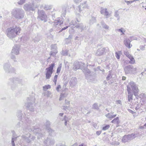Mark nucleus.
<instances>
[{
    "label": "nucleus",
    "mask_w": 146,
    "mask_h": 146,
    "mask_svg": "<svg viewBox=\"0 0 146 146\" xmlns=\"http://www.w3.org/2000/svg\"><path fill=\"white\" fill-rule=\"evenodd\" d=\"M68 94L66 92L63 91L60 94L59 100L61 101L64 99L67 96Z\"/></svg>",
    "instance_id": "20"
},
{
    "label": "nucleus",
    "mask_w": 146,
    "mask_h": 146,
    "mask_svg": "<svg viewBox=\"0 0 146 146\" xmlns=\"http://www.w3.org/2000/svg\"><path fill=\"white\" fill-rule=\"evenodd\" d=\"M89 7V6L87 3L86 1H85L83 3L81 4L79 6V11L80 13L83 9H88Z\"/></svg>",
    "instance_id": "12"
},
{
    "label": "nucleus",
    "mask_w": 146,
    "mask_h": 146,
    "mask_svg": "<svg viewBox=\"0 0 146 146\" xmlns=\"http://www.w3.org/2000/svg\"><path fill=\"white\" fill-rule=\"evenodd\" d=\"M42 135V134L40 133H36V135L37 136L38 139H39L40 138L38 136H40V137H41Z\"/></svg>",
    "instance_id": "46"
},
{
    "label": "nucleus",
    "mask_w": 146,
    "mask_h": 146,
    "mask_svg": "<svg viewBox=\"0 0 146 146\" xmlns=\"http://www.w3.org/2000/svg\"><path fill=\"white\" fill-rule=\"evenodd\" d=\"M12 14L15 18L18 19H20L23 18L24 17V12L22 9H16L12 11Z\"/></svg>",
    "instance_id": "3"
},
{
    "label": "nucleus",
    "mask_w": 146,
    "mask_h": 146,
    "mask_svg": "<svg viewBox=\"0 0 146 146\" xmlns=\"http://www.w3.org/2000/svg\"><path fill=\"white\" fill-rule=\"evenodd\" d=\"M38 13V17L42 21H46L47 17L46 15L45 14L43 11H39Z\"/></svg>",
    "instance_id": "10"
},
{
    "label": "nucleus",
    "mask_w": 146,
    "mask_h": 146,
    "mask_svg": "<svg viewBox=\"0 0 146 146\" xmlns=\"http://www.w3.org/2000/svg\"><path fill=\"white\" fill-rule=\"evenodd\" d=\"M125 2H126L127 3V5H128L130 4L129 1H127L126 0H125Z\"/></svg>",
    "instance_id": "59"
},
{
    "label": "nucleus",
    "mask_w": 146,
    "mask_h": 146,
    "mask_svg": "<svg viewBox=\"0 0 146 146\" xmlns=\"http://www.w3.org/2000/svg\"><path fill=\"white\" fill-rule=\"evenodd\" d=\"M62 23V22L61 21H56L53 23V25L55 27H59L60 26Z\"/></svg>",
    "instance_id": "23"
},
{
    "label": "nucleus",
    "mask_w": 146,
    "mask_h": 146,
    "mask_svg": "<svg viewBox=\"0 0 146 146\" xmlns=\"http://www.w3.org/2000/svg\"><path fill=\"white\" fill-rule=\"evenodd\" d=\"M68 50H62V54L63 55H68Z\"/></svg>",
    "instance_id": "34"
},
{
    "label": "nucleus",
    "mask_w": 146,
    "mask_h": 146,
    "mask_svg": "<svg viewBox=\"0 0 146 146\" xmlns=\"http://www.w3.org/2000/svg\"><path fill=\"white\" fill-rule=\"evenodd\" d=\"M4 68L5 72H13L15 71L13 68H10L9 65L7 63L5 64L4 66Z\"/></svg>",
    "instance_id": "11"
},
{
    "label": "nucleus",
    "mask_w": 146,
    "mask_h": 146,
    "mask_svg": "<svg viewBox=\"0 0 146 146\" xmlns=\"http://www.w3.org/2000/svg\"><path fill=\"white\" fill-rule=\"evenodd\" d=\"M96 21V19L95 17H92L90 19V24H92L95 23Z\"/></svg>",
    "instance_id": "26"
},
{
    "label": "nucleus",
    "mask_w": 146,
    "mask_h": 146,
    "mask_svg": "<svg viewBox=\"0 0 146 146\" xmlns=\"http://www.w3.org/2000/svg\"><path fill=\"white\" fill-rule=\"evenodd\" d=\"M125 79H126V77H125L123 76V77L122 78V80H125Z\"/></svg>",
    "instance_id": "64"
},
{
    "label": "nucleus",
    "mask_w": 146,
    "mask_h": 146,
    "mask_svg": "<svg viewBox=\"0 0 146 146\" xmlns=\"http://www.w3.org/2000/svg\"><path fill=\"white\" fill-rule=\"evenodd\" d=\"M93 126L95 128H96V127H97V125L96 123H94L93 124Z\"/></svg>",
    "instance_id": "63"
},
{
    "label": "nucleus",
    "mask_w": 146,
    "mask_h": 146,
    "mask_svg": "<svg viewBox=\"0 0 146 146\" xmlns=\"http://www.w3.org/2000/svg\"><path fill=\"white\" fill-rule=\"evenodd\" d=\"M55 66L54 63L52 64L49 66V67L46 68L45 69V78L46 79H49L53 73V70L54 67Z\"/></svg>",
    "instance_id": "4"
},
{
    "label": "nucleus",
    "mask_w": 146,
    "mask_h": 146,
    "mask_svg": "<svg viewBox=\"0 0 146 146\" xmlns=\"http://www.w3.org/2000/svg\"><path fill=\"white\" fill-rule=\"evenodd\" d=\"M44 146H49L53 145L54 143V141L53 139L48 138L44 141Z\"/></svg>",
    "instance_id": "14"
},
{
    "label": "nucleus",
    "mask_w": 146,
    "mask_h": 146,
    "mask_svg": "<svg viewBox=\"0 0 146 146\" xmlns=\"http://www.w3.org/2000/svg\"><path fill=\"white\" fill-rule=\"evenodd\" d=\"M25 0H20L18 2L19 4L22 5L25 3Z\"/></svg>",
    "instance_id": "41"
},
{
    "label": "nucleus",
    "mask_w": 146,
    "mask_h": 146,
    "mask_svg": "<svg viewBox=\"0 0 146 146\" xmlns=\"http://www.w3.org/2000/svg\"><path fill=\"white\" fill-rule=\"evenodd\" d=\"M140 48L141 50H144L145 49V47L143 46H140Z\"/></svg>",
    "instance_id": "58"
},
{
    "label": "nucleus",
    "mask_w": 146,
    "mask_h": 146,
    "mask_svg": "<svg viewBox=\"0 0 146 146\" xmlns=\"http://www.w3.org/2000/svg\"><path fill=\"white\" fill-rule=\"evenodd\" d=\"M64 120V125H65L66 126L67 125V122L68 121V118H66V116H65Z\"/></svg>",
    "instance_id": "39"
},
{
    "label": "nucleus",
    "mask_w": 146,
    "mask_h": 146,
    "mask_svg": "<svg viewBox=\"0 0 146 146\" xmlns=\"http://www.w3.org/2000/svg\"><path fill=\"white\" fill-rule=\"evenodd\" d=\"M11 144L13 146H15L14 141H13V140H11Z\"/></svg>",
    "instance_id": "57"
},
{
    "label": "nucleus",
    "mask_w": 146,
    "mask_h": 146,
    "mask_svg": "<svg viewBox=\"0 0 146 146\" xmlns=\"http://www.w3.org/2000/svg\"><path fill=\"white\" fill-rule=\"evenodd\" d=\"M110 126L109 125H106L104 127L102 128V130H106L108 129L110 127Z\"/></svg>",
    "instance_id": "37"
},
{
    "label": "nucleus",
    "mask_w": 146,
    "mask_h": 146,
    "mask_svg": "<svg viewBox=\"0 0 146 146\" xmlns=\"http://www.w3.org/2000/svg\"><path fill=\"white\" fill-rule=\"evenodd\" d=\"M116 31L117 32L120 33L121 35H122L125 34V30L124 28H121L120 29H116Z\"/></svg>",
    "instance_id": "22"
},
{
    "label": "nucleus",
    "mask_w": 146,
    "mask_h": 146,
    "mask_svg": "<svg viewBox=\"0 0 146 146\" xmlns=\"http://www.w3.org/2000/svg\"><path fill=\"white\" fill-rule=\"evenodd\" d=\"M128 110L129 112L131 113H132L133 114H134L136 113H135V112H134L132 110L130 109H128Z\"/></svg>",
    "instance_id": "50"
},
{
    "label": "nucleus",
    "mask_w": 146,
    "mask_h": 146,
    "mask_svg": "<svg viewBox=\"0 0 146 146\" xmlns=\"http://www.w3.org/2000/svg\"><path fill=\"white\" fill-rule=\"evenodd\" d=\"M51 95V92L49 91L46 92L45 95L47 97H50Z\"/></svg>",
    "instance_id": "36"
},
{
    "label": "nucleus",
    "mask_w": 146,
    "mask_h": 146,
    "mask_svg": "<svg viewBox=\"0 0 146 146\" xmlns=\"http://www.w3.org/2000/svg\"><path fill=\"white\" fill-rule=\"evenodd\" d=\"M109 73L108 75L106 77L107 79L108 80H109L110 79L111 77V75L110 72H109Z\"/></svg>",
    "instance_id": "43"
},
{
    "label": "nucleus",
    "mask_w": 146,
    "mask_h": 146,
    "mask_svg": "<svg viewBox=\"0 0 146 146\" xmlns=\"http://www.w3.org/2000/svg\"><path fill=\"white\" fill-rule=\"evenodd\" d=\"M102 131H97L96 132V134L98 135H99L101 133Z\"/></svg>",
    "instance_id": "51"
},
{
    "label": "nucleus",
    "mask_w": 146,
    "mask_h": 146,
    "mask_svg": "<svg viewBox=\"0 0 146 146\" xmlns=\"http://www.w3.org/2000/svg\"><path fill=\"white\" fill-rule=\"evenodd\" d=\"M61 67H62V64H60L59 66L58 67V68H57V73H59L60 72Z\"/></svg>",
    "instance_id": "38"
},
{
    "label": "nucleus",
    "mask_w": 146,
    "mask_h": 146,
    "mask_svg": "<svg viewBox=\"0 0 146 146\" xmlns=\"http://www.w3.org/2000/svg\"><path fill=\"white\" fill-rule=\"evenodd\" d=\"M63 109H64L65 110H70L69 109V107H68L67 106H64L63 107Z\"/></svg>",
    "instance_id": "45"
},
{
    "label": "nucleus",
    "mask_w": 146,
    "mask_h": 146,
    "mask_svg": "<svg viewBox=\"0 0 146 146\" xmlns=\"http://www.w3.org/2000/svg\"><path fill=\"white\" fill-rule=\"evenodd\" d=\"M70 25H73L74 26L75 25V27L77 28L79 30H80L81 31H82V30L84 29L83 24L82 23H78L76 25H75V24L73 21H72V22L70 23Z\"/></svg>",
    "instance_id": "16"
},
{
    "label": "nucleus",
    "mask_w": 146,
    "mask_h": 146,
    "mask_svg": "<svg viewBox=\"0 0 146 146\" xmlns=\"http://www.w3.org/2000/svg\"><path fill=\"white\" fill-rule=\"evenodd\" d=\"M20 31L21 29L19 27H11L7 30V35L9 38L12 39L19 34Z\"/></svg>",
    "instance_id": "2"
},
{
    "label": "nucleus",
    "mask_w": 146,
    "mask_h": 146,
    "mask_svg": "<svg viewBox=\"0 0 146 146\" xmlns=\"http://www.w3.org/2000/svg\"><path fill=\"white\" fill-rule=\"evenodd\" d=\"M27 136L25 135H23L22 136V139L25 140V141L28 143H30L32 141H33L35 139V137L33 135H31L30 134H29V135H27Z\"/></svg>",
    "instance_id": "7"
},
{
    "label": "nucleus",
    "mask_w": 146,
    "mask_h": 146,
    "mask_svg": "<svg viewBox=\"0 0 146 146\" xmlns=\"http://www.w3.org/2000/svg\"><path fill=\"white\" fill-rule=\"evenodd\" d=\"M107 51L106 48L101 47L99 48L95 53V55L97 56H101L105 54Z\"/></svg>",
    "instance_id": "9"
},
{
    "label": "nucleus",
    "mask_w": 146,
    "mask_h": 146,
    "mask_svg": "<svg viewBox=\"0 0 146 146\" xmlns=\"http://www.w3.org/2000/svg\"><path fill=\"white\" fill-rule=\"evenodd\" d=\"M101 24L102 26V27L106 29H109V27L105 23H102Z\"/></svg>",
    "instance_id": "33"
},
{
    "label": "nucleus",
    "mask_w": 146,
    "mask_h": 146,
    "mask_svg": "<svg viewBox=\"0 0 146 146\" xmlns=\"http://www.w3.org/2000/svg\"><path fill=\"white\" fill-rule=\"evenodd\" d=\"M82 0H74V2L76 3H79Z\"/></svg>",
    "instance_id": "48"
},
{
    "label": "nucleus",
    "mask_w": 146,
    "mask_h": 146,
    "mask_svg": "<svg viewBox=\"0 0 146 146\" xmlns=\"http://www.w3.org/2000/svg\"><path fill=\"white\" fill-rule=\"evenodd\" d=\"M65 104L66 105H69L70 104V102L68 100H65Z\"/></svg>",
    "instance_id": "55"
},
{
    "label": "nucleus",
    "mask_w": 146,
    "mask_h": 146,
    "mask_svg": "<svg viewBox=\"0 0 146 146\" xmlns=\"http://www.w3.org/2000/svg\"><path fill=\"white\" fill-rule=\"evenodd\" d=\"M77 82V80L76 78L74 77L72 78L69 82L70 86L72 87L76 85Z\"/></svg>",
    "instance_id": "17"
},
{
    "label": "nucleus",
    "mask_w": 146,
    "mask_h": 146,
    "mask_svg": "<svg viewBox=\"0 0 146 146\" xmlns=\"http://www.w3.org/2000/svg\"><path fill=\"white\" fill-rule=\"evenodd\" d=\"M141 96L143 97L141 99L142 102L143 103L142 104L146 108V95L145 94H142Z\"/></svg>",
    "instance_id": "21"
},
{
    "label": "nucleus",
    "mask_w": 146,
    "mask_h": 146,
    "mask_svg": "<svg viewBox=\"0 0 146 146\" xmlns=\"http://www.w3.org/2000/svg\"><path fill=\"white\" fill-rule=\"evenodd\" d=\"M127 90L128 93V100L129 102L132 101L133 93L136 96L138 95L139 91L138 86L133 82H130L127 86Z\"/></svg>",
    "instance_id": "1"
},
{
    "label": "nucleus",
    "mask_w": 146,
    "mask_h": 146,
    "mask_svg": "<svg viewBox=\"0 0 146 146\" xmlns=\"http://www.w3.org/2000/svg\"><path fill=\"white\" fill-rule=\"evenodd\" d=\"M20 50V46L19 45L15 44L13 47L11 52V53L16 55H19V54Z\"/></svg>",
    "instance_id": "8"
},
{
    "label": "nucleus",
    "mask_w": 146,
    "mask_h": 146,
    "mask_svg": "<svg viewBox=\"0 0 146 146\" xmlns=\"http://www.w3.org/2000/svg\"><path fill=\"white\" fill-rule=\"evenodd\" d=\"M133 57V56L131 55V54L130 55H129V56H128L127 57L129 59H131V57Z\"/></svg>",
    "instance_id": "62"
},
{
    "label": "nucleus",
    "mask_w": 146,
    "mask_h": 146,
    "mask_svg": "<svg viewBox=\"0 0 146 146\" xmlns=\"http://www.w3.org/2000/svg\"><path fill=\"white\" fill-rule=\"evenodd\" d=\"M116 103L117 104H121V101L120 100H118L116 101Z\"/></svg>",
    "instance_id": "54"
},
{
    "label": "nucleus",
    "mask_w": 146,
    "mask_h": 146,
    "mask_svg": "<svg viewBox=\"0 0 146 146\" xmlns=\"http://www.w3.org/2000/svg\"><path fill=\"white\" fill-rule=\"evenodd\" d=\"M17 138V137H12V140H13L14 141H15L16 140Z\"/></svg>",
    "instance_id": "56"
},
{
    "label": "nucleus",
    "mask_w": 146,
    "mask_h": 146,
    "mask_svg": "<svg viewBox=\"0 0 146 146\" xmlns=\"http://www.w3.org/2000/svg\"><path fill=\"white\" fill-rule=\"evenodd\" d=\"M72 36L71 35H69L68 37V38H66V39H71L72 38Z\"/></svg>",
    "instance_id": "60"
},
{
    "label": "nucleus",
    "mask_w": 146,
    "mask_h": 146,
    "mask_svg": "<svg viewBox=\"0 0 146 146\" xmlns=\"http://www.w3.org/2000/svg\"><path fill=\"white\" fill-rule=\"evenodd\" d=\"M100 106V105L99 106L97 104L95 103L93 105L92 108L93 109L98 110Z\"/></svg>",
    "instance_id": "28"
},
{
    "label": "nucleus",
    "mask_w": 146,
    "mask_h": 146,
    "mask_svg": "<svg viewBox=\"0 0 146 146\" xmlns=\"http://www.w3.org/2000/svg\"><path fill=\"white\" fill-rule=\"evenodd\" d=\"M51 88V86L49 85H46L43 87V90L44 91H46L48 89Z\"/></svg>",
    "instance_id": "30"
},
{
    "label": "nucleus",
    "mask_w": 146,
    "mask_h": 146,
    "mask_svg": "<svg viewBox=\"0 0 146 146\" xmlns=\"http://www.w3.org/2000/svg\"><path fill=\"white\" fill-rule=\"evenodd\" d=\"M13 54L11 53V58L13 59H16V56Z\"/></svg>",
    "instance_id": "42"
},
{
    "label": "nucleus",
    "mask_w": 146,
    "mask_h": 146,
    "mask_svg": "<svg viewBox=\"0 0 146 146\" xmlns=\"http://www.w3.org/2000/svg\"><path fill=\"white\" fill-rule=\"evenodd\" d=\"M61 88V86L60 85H58L56 88V90L57 91H59V89Z\"/></svg>",
    "instance_id": "52"
},
{
    "label": "nucleus",
    "mask_w": 146,
    "mask_h": 146,
    "mask_svg": "<svg viewBox=\"0 0 146 146\" xmlns=\"http://www.w3.org/2000/svg\"><path fill=\"white\" fill-rule=\"evenodd\" d=\"M124 54L127 57L129 55H130V54L129 53L128 51H125L124 52Z\"/></svg>",
    "instance_id": "40"
},
{
    "label": "nucleus",
    "mask_w": 146,
    "mask_h": 146,
    "mask_svg": "<svg viewBox=\"0 0 146 146\" xmlns=\"http://www.w3.org/2000/svg\"><path fill=\"white\" fill-rule=\"evenodd\" d=\"M130 60L129 62V63L131 64H134L135 63V60L133 56L131 58V59H129Z\"/></svg>",
    "instance_id": "32"
},
{
    "label": "nucleus",
    "mask_w": 146,
    "mask_h": 146,
    "mask_svg": "<svg viewBox=\"0 0 146 146\" xmlns=\"http://www.w3.org/2000/svg\"><path fill=\"white\" fill-rule=\"evenodd\" d=\"M116 115H112L111 113H108L106 115V116L108 118L111 119L115 117Z\"/></svg>",
    "instance_id": "27"
},
{
    "label": "nucleus",
    "mask_w": 146,
    "mask_h": 146,
    "mask_svg": "<svg viewBox=\"0 0 146 146\" xmlns=\"http://www.w3.org/2000/svg\"><path fill=\"white\" fill-rule=\"evenodd\" d=\"M82 64L81 62H76L74 63L73 66V69L75 70L79 69L80 68V65Z\"/></svg>",
    "instance_id": "18"
},
{
    "label": "nucleus",
    "mask_w": 146,
    "mask_h": 146,
    "mask_svg": "<svg viewBox=\"0 0 146 146\" xmlns=\"http://www.w3.org/2000/svg\"><path fill=\"white\" fill-rule=\"evenodd\" d=\"M30 5L28 4H25L24 7V9L26 11H29Z\"/></svg>",
    "instance_id": "31"
},
{
    "label": "nucleus",
    "mask_w": 146,
    "mask_h": 146,
    "mask_svg": "<svg viewBox=\"0 0 146 146\" xmlns=\"http://www.w3.org/2000/svg\"><path fill=\"white\" fill-rule=\"evenodd\" d=\"M35 9V7H33L32 6L30 5L29 11H33Z\"/></svg>",
    "instance_id": "44"
},
{
    "label": "nucleus",
    "mask_w": 146,
    "mask_h": 146,
    "mask_svg": "<svg viewBox=\"0 0 146 146\" xmlns=\"http://www.w3.org/2000/svg\"><path fill=\"white\" fill-rule=\"evenodd\" d=\"M25 106L28 108L31 111H34V109L33 108L32 106V104L31 103H26L25 104Z\"/></svg>",
    "instance_id": "24"
},
{
    "label": "nucleus",
    "mask_w": 146,
    "mask_h": 146,
    "mask_svg": "<svg viewBox=\"0 0 146 146\" xmlns=\"http://www.w3.org/2000/svg\"><path fill=\"white\" fill-rule=\"evenodd\" d=\"M100 12L101 13L106 17V18H108L110 16V14L108 12L107 8H104L101 7L100 9Z\"/></svg>",
    "instance_id": "15"
},
{
    "label": "nucleus",
    "mask_w": 146,
    "mask_h": 146,
    "mask_svg": "<svg viewBox=\"0 0 146 146\" xmlns=\"http://www.w3.org/2000/svg\"><path fill=\"white\" fill-rule=\"evenodd\" d=\"M51 51L50 52V54L53 56H55L57 53V47L56 44H53L51 45Z\"/></svg>",
    "instance_id": "13"
},
{
    "label": "nucleus",
    "mask_w": 146,
    "mask_h": 146,
    "mask_svg": "<svg viewBox=\"0 0 146 146\" xmlns=\"http://www.w3.org/2000/svg\"><path fill=\"white\" fill-rule=\"evenodd\" d=\"M111 122L117 125L118 124L120 123V121H119L118 117H117L115 118L111 121Z\"/></svg>",
    "instance_id": "25"
},
{
    "label": "nucleus",
    "mask_w": 146,
    "mask_h": 146,
    "mask_svg": "<svg viewBox=\"0 0 146 146\" xmlns=\"http://www.w3.org/2000/svg\"><path fill=\"white\" fill-rule=\"evenodd\" d=\"M115 56L117 59H119L120 57L121 54V52L120 51H118L116 52L115 53Z\"/></svg>",
    "instance_id": "29"
},
{
    "label": "nucleus",
    "mask_w": 146,
    "mask_h": 146,
    "mask_svg": "<svg viewBox=\"0 0 146 146\" xmlns=\"http://www.w3.org/2000/svg\"><path fill=\"white\" fill-rule=\"evenodd\" d=\"M137 136V134H131L124 136L122 138V141L124 142H126L129 141L134 139Z\"/></svg>",
    "instance_id": "6"
},
{
    "label": "nucleus",
    "mask_w": 146,
    "mask_h": 146,
    "mask_svg": "<svg viewBox=\"0 0 146 146\" xmlns=\"http://www.w3.org/2000/svg\"><path fill=\"white\" fill-rule=\"evenodd\" d=\"M69 26H66L65 27H64V28H62L59 32H61L63 30H64L65 29H67V28H68Z\"/></svg>",
    "instance_id": "47"
},
{
    "label": "nucleus",
    "mask_w": 146,
    "mask_h": 146,
    "mask_svg": "<svg viewBox=\"0 0 146 146\" xmlns=\"http://www.w3.org/2000/svg\"><path fill=\"white\" fill-rule=\"evenodd\" d=\"M114 16L116 17H117L118 16L119 14L117 11H116L115 12Z\"/></svg>",
    "instance_id": "49"
},
{
    "label": "nucleus",
    "mask_w": 146,
    "mask_h": 146,
    "mask_svg": "<svg viewBox=\"0 0 146 146\" xmlns=\"http://www.w3.org/2000/svg\"><path fill=\"white\" fill-rule=\"evenodd\" d=\"M57 75H55L54 77L53 81H57Z\"/></svg>",
    "instance_id": "53"
},
{
    "label": "nucleus",
    "mask_w": 146,
    "mask_h": 146,
    "mask_svg": "<svg viewBox=\"0 0 146 146\" xmlns=\"http://www.w3.org/2000/svg\"><path fill=\"white\" fill-rule=\"evenodd\" d=\"M124 70L125 73L127 74H135L137 72V68L131 65L125 67Z\"/></svg>",
    "instance_id": "5"
},
{
    "label": "nucleus",
    "mask_w": 146,
    "mask_h": 146,
    "mask_svg": "<svg viewBox=\"0 0 146 146\" xmlns=\"http://www.w3.org/2000/svg\"><path fill=\"white\" fill-rule=\"evenodd\" d=\"M78 143H75L72 146H77Z\"/></svg>",
    "instance_id": "61"
},
{
    "label": "nucleus",
    "mask_w": 146,
    "mask_h": 146,
    "mask_svg": "<svg viewBox=\"0 0 146 146\" xmlns=\"http://www.w3.org/2000/svg\"><path fill=\"white\" fill-rule=\"evenodd\" d=\"M111 144L112 145H119V143L118 141H113L111 143Z\"/></svg>",
    "instance_id": "35"
},
{
    "label": "nucleus",
    "mask_w": 146,
    "mask_h": 146,
    "mask_svg": "<svg viewBox=\"0 0 146 146\" xmlns=\"http://www.w3.org/2000/svg\"><path fill=\"white\" fill-rule=\"evenodd\" d=\"M131 42L129 38H126L124 40V42L126 46L128 48H130L132 45H131L130 46V43Z\"/></svg>",
    "instance_id": "19"
}]
</instances>
